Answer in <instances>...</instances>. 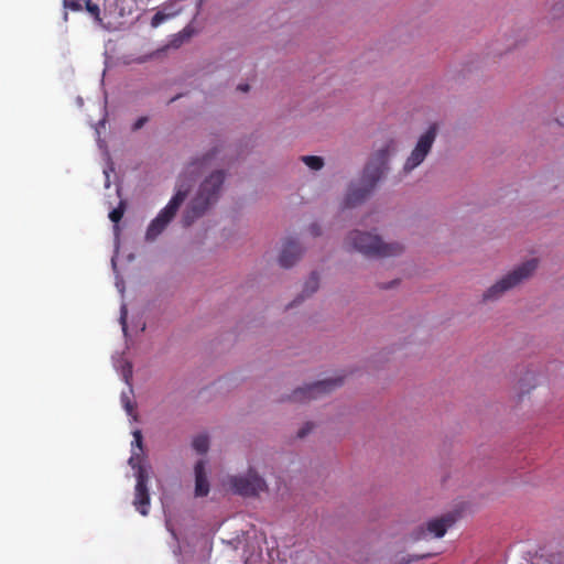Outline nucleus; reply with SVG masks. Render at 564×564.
Listing matches in <instances>:
<instances>
[{"label":"nucleus","instance_id":"1","mask_svg":"<svg viewBox=\"0 0 564 564\" xmlns=\"http://www.w3.org/2000/svg\"><path fill=\"white\" fill-rule=\"evenodd\" d=\"M389 155V147H384L373 154L364 170L360 186H351L349 188L345 198L346 207H355L364 202V199H366V197L373 191L376 184L387 171Z\"/></svg>","mask_w":564,"mask_h":564},{"label":"nucleus","instance_id":"2","mask_svg":"<svg viewBox=\"0 0 564 564\" xmlns=\"http://www.w3.org/2000/svg\"><path fill=\"white\" fill-rule=\"evenodd\" d=\"M225 181L223 171H215L200 184L198 193L191 202L184 216V226H191L198 217H200L210 205L219 198V193Z\"/></svg>","mask_w":564,"mask_h":564},{"label":"nucleus","instance_id":"3","mask_svg":"<svg viewBox=\"0 0 564 564\" xmlns=\"http://www.w3.org/2000/svg\"><path fill=\"white\" fill-rule=\"evenodd\" d=\"M346 245L370 258L397 256L403 250V246L398 242L384 243L379 236L359 230H354L348 235Z\"/></svg>","mask_w":564,"mask_h":564},{"label":"nucleus","instance_id":"4","mask_svg":"<svg viewBox=\"0 0 564 564\" xmlns=\"http://www.w3.org/2000/svg\"><path fill=\"white\" fill-rule=\"evenodd\" d=\"M538 268V260L531 259L528 260L517 268H514L511 272L507 273L499 281H497L494 285H491L482 295V300L487 301H496L501 297L507 291L516 288L522 281L530 278L533 272Z\"/></svg>","mask_w":564,"mask_h":564},{"label":"nucleus","instance_id":"5","mask_svg":"<svg viewBox=\"0 0 564 564\" xmlns=\"http://www.w3.org/2000/svg\"><path fill=\"white\" fill-rule=\"evenodd\" d=\"M191 184H180L176 193L171 198L169 204L158 214V216L150 223L145 232L148 241L155 240L175 217L178 208L187 197Z\"/></svg>","mask_w":564,"mask_h":564},{"label":"nucleus","instance_id":"6","mask_svg":"<svg viewBox=\"0 0 564 564\" xmlns=\"http://www.w3.org/2000/svg\"><path fill=\"white\" fill-rule=\"evenodd\" d=\"M128 464L135 471L137 479L134 487V508L142 514L148 516L150 508V494L148 488L149 473L143 464H140V454L133 453L130 456Z\"/></svg>","mask_w":564,"mask_h":564},{"label":"nucleus","instance_id":"7","mask_svg":"<svg viewBox=\"0 0 564 564\" xmlns=\"http://www.w3.org/2000/svg\"><path fill=\"white\" fill-rule=\"evenodd\" d=\"M437 135V126L435 123L431 124L429 129L419 138L414 149L411 151L408 156L403 171L405 173H410L414 169H416L431 152L432 147L435 142Z\"/></svg>","mask_w":564,"mask_h":564},{"label":"nucleus","instance_id":"8","mask_svg":"<svg viewBox=\"0 0 564 564\" xmlns=\"http://www.w3.org/2000/svg\"><path fill=\"white\" fill-rule=\"evenodd\" d=\"M229 484L234 492L245 497L258 496L268 489L264 479L252 469L247 475L231 477Z\"/></svg>","mask_w":564,"mask_h":564},{"label":"nucleus","instance_id":"9","mask_svg":"<svg viewBox=\"0 0 564 564\" xmlns=\"http://www.w3.org/2000/svg\"><path fill=\"white\" fill-rule=\"evenodd\" d=\"M341 383L343 378L317 381L312 384L297 388L293 391L290 399L295 402H306L313 399H318L322 395L329 393L334 389L340 387Z\"/></svg>","mask_w":564,"mask_h":564},{"label":"nucleus","instance_id":"10","mask_svg":"<svg viewBox=\"0 0 564 564\" xmlns=\"http://www.w3.org/2000/svg\"><path fill=\"white\" fill-rule=\"evenodd\" d=\"M456 520L457 516L453 512L433 519L426 523L425 528H420V530L415 533L414 539H425L429 535L434 538H442L446 531L456 522Z\"/></svg>","mask_w":564,"mask_h":564},{"label":"nucleus","instance_id":"11","mask_svg":"<svg viewBox=\"0 0 564 564\" xmlns=\"http://www.w3.org/2000/svg\"><path fill=\"white\" fill-rule=\"evenodd\" d=\"M302 252L303 250L297 241L286 239L279 257L280 265L285 269L291 268L300 259Z\"/></svg>","mask_w":564,"mask_h":564},{"label":"nucleus","instance_id":"12","mask_svg":"<svg viewBox=\"0 0 564 564\" xmlns=\"http://www.w3.org/2000/svg\"><path fill=\"white\" fill-rule=\"evenodd\" d=\"M209 492V482L206 476L205 462L198 460L195 465V496L205 497Z\"/></svg>","mask_w":564,"mask_h":564},{"label":"nucleus","instance_id":"13","mask_svg":"<svg viewBox=\"0 0 564 564\" xmlns=\"http://www.w3.org/2000/svg\"><path fill=\"white\" fill-rule=\"evenodd\" d=\"M219 152V148L217 145L213 147L209 151H207L202 158H197L193 160L186 167L185 174H195L199 172L202 169L210 165L212 161L215 159L217 153Z\"/></svg>","mask_w":564,"mask_h":564},{"label":"nucleus","instance_id":"14","mask_svg":"<svg viewBox=\"0 0 564 564\" xmlns=\"http://www.w3.org/2000/svg\"><path fill=\"white\" fill-rule=\"evenodd\" d=\"M536 386V375L533 370H527L518 381L519 397L529 393Z\"/></svg>","mask_w":564,"mask_h":564},{"label":"nucleus","instance_id":"15","mask_svg":"<svg viewBox=\"0 0 564 564\" xmlns=\"http://www.w3.org/2000/svg\"><path fill=\"white\" fill-rule=\"evenodd\" d=\"M182 1L183 0H169L164 2L160 9H162L172 20L183 11V7L181 4Z\"/></svg>","mask_w":564,"mask_h":564},{"label":"nucleus","instance_id":"16","mask_svg":"<svg viewBox=\"0 0 564 564\" xmlns=\"http://www.w3.org/2000/svg\"><path fill=\"white\" fill-rule=\"evenodd\" d=\"M318 285H319L318 275H317V273L313 272L304 284L303 294L300 296L301 301L305 296H310L311 294H313L318 289Z\"/></svg>","mask_w":564,"mask_h":564},{"label":"nucleus","instance_id":"17","mask_svg":"<svg viewBox=\"0 0 564 564\" xmlns=\"http://www.w3.org/2000/svg\"><path fill=\"white\" fill-rule=\"evenodd\" d=\"M132 445V454L138 453L140 454V464L143 462V436L140 430H135L133 432V442Z\"/></svg>","mask_w":564,"mask_h":564},{"label":"nucleus","instance_id":"18","mask_svg":"<svg viewBox=\"0 0 564 564\" xmlns=\"http://www.w3.org/2000/svg\"><path fill=\"white\" fill-rule=\"evenodd\" d=\"M193 448L198 453V454H205L207 453L208 448H209V440H208V436L207 435H197L194 440H193Z\"/></svg>","mask_w":564,"mask_h":564},{"label":"nucleus","instance_id":"19","mask_svg":"<svg viewBox=\"0 0 564 564\" xmlns=\"http://www.w3.org/2000/svg\"><path fill=\"white\" fill-rule=\"evenodd\" d=\"M302 161L314 171H318L324 166V161L321 156L316 155H305L302 156Z\"/></svg>","mask_w":564,"mask_h":564},{"label":"nucleus","instance_id":"20","mask_svg":"<svg viewBox=\"0 0 564 564\" xmlns=\"http://www.w3.org/2000/svg\"><path fill=\"white\" fill-rule=\"evenodd\" d=\"M124 210H126V204H124V202L121 200L119 203V205L109 213V218L112 223L116 224V229H118L117 224L123 217Z\"/></svg>","mask_w":564,"mask_h":564},{"label":"nucleus","instance_id":"21","mask_svg":"<svg viewBox=\"0 0 564 564\" xmlns=\"http://www.w3.org/2000/svg\"><path fill=\"white\" fill-rule=\"evenodd\" d=\"M170 20L171 18L167 17V14L159 8L155 14L152 17L150 25L155 29Z\"/></svg>","mask_w":564,"mask_h":564},{"label":"nucleus","instance_id":"22","mask_svg":"<svg viewBox=\"0 0 564 564\" xmlns=\"http://www.w3.org/2000/svg\"><path fill=\"white\" fill-rule=\"evenodd\" d=\"M564 13V3L563 2H556L552 6L549 12V18L554 20L558 19Z\"/></svg>","mask_w":564,"mask_h":564},{"label":"nucleus","instance_id":"23","mask_svg":"<svg viewBox=\"0 0 564 564\" xmlns=\"http://www.w3.org/2000/svg\"><path fill=\"white\" fill-rule=\"evenodd\" d=\"M86 10L90 13L97 21H100V8L97 3L91 2L90 0L86 1Z\"/></svg>","mask_w":564,"mask_h":564},{"label":"nucleus","instance_id":"24","mask_svg":"<svg viewBox=\"0 0 564 564\" xmlns=\"http://www.w3.org/2000/svg\"><path fill=\"white\" fill-rule=\"evenodd\" d=\"M121 402L129 415H132L134 412V404L131 401L130 397L127 393L121 394Z\"/></svg>","mask_w":564,"mask_h":564},{"label":"nucleus","instance_id":"25","mask_svg":"<svg viewBox=\"0 0 564 564\" xmlns=\"http://www.w3.org/2000/svg\"><path fill=\"white\" fill-rule=\"evenodd\" d=\"M84 0H63V4L66 9L72 11H80L83 9Z\"/></svg>","mask_w":564,"mask_h":564},{"label":"nucleus","instance_id":"26","mask_svg":"<svg viewBox=\"0 0 564 564\" xmlns=\"http://www.w3.org/2000/svg\"><path fill=\"white\" fill-rule=\"evenodd\" d=\"M313 429V424L307 422L299 432H297V437L300 438H303L305 437L310 432L311 430Z\"/></svg>","mask_w":564,"mask_h":564},{"label":"nucleus","instance_id":"27","mask_svg":"<svg viewBox=\"0 0 564 564\" xmlns=\"http://www.w3.org/2000/svg\"><path fill=\"white\" fill-rule=\"evenodd\" d=\"M148 121V117H140L132 126V130L137 131L141 129Z\"/></svg>","mask_w":564,"mask_h":564},{"label":"nucleus","instance_id":"28","mask_svg":"<svg viewBox=\"0 0 564 564\" xmlns=\"http://www.w3.org/2000/svg\"><path fill=\"white\" fill-rule=\"evenodd\" d=\"M194 31L192 30V28L189 25H186L182 31H180L176 35H184V36H187V35H193Z\"/></svg>","mask_w":564,"mask_h":564},{"label":"nucleus","instance_id":"29","mask_svg":"<svg viewBox=\"0 0 564 564\" xmlns=\"http://www.w3.org/2000/svg\"><path fill=\"white\" fill-rule=\"evenodd\" d=\"M310 231H311V234H312L313 236H319V235H321V228H319V226H318V225H316V224L311 225V227H310Z\"/></svg>","mask_w":564,"mask_h":564},{"label":"nucleus","instance_id":"30","mask_svg":"<svg viewBox=\"0 0 564 564\" xmlns=\"http://www.w3.org/2000/svg\"><path fill=\"white\" fill-rule=\"evenodd\" d=\"M184 39H185V37H175V39L172 41L171 46H173L174 48L180 47V46L182 45V43H183V40H184Z\"/></svg>","mask_w":564,"mask_h":564},{"label":"nucleus","instance_id":"31","mask_svg":"<svg viewBox=\"0 0 564 564\" xmlns=\"http://www.w3.org/2000/svg\"><path fill=\"white\" fill-rule=\"evenodd\" d=\"M161 51L162 50H159L155 53H152L151 55H149V57H152L153 55H159ZM147 58H148V56H142V57L135 58L134 61L138 62V63H143V62L147 61Z\"/></svg>","mask_w":564,"mask_h":564},{"label":"nucleus","instance_id":"32","mask_svg":"<svg viewBox=\"0 0 564 564\" xmlns=\"http://www.w3.org/2000/svg\"><path fill=\"white\" fill-rule=\"evenodd\" d=\"M238 90L247 93L249 90V85L248 84H241V85L238 86Z\"/></svg>","mask_w":564,"mask_h":564},{"label":"nucleus","instance_id":"33","mask_svg":"<svg viewBox=\"0 0 564 564\" xmlns=\"http://www.w3.org/2000/svg\"><path fill=\"white\" fill-rule=\"evenodd\" d=\"M126 310L123 308V312H122V315H121V323H122V326H123V329L126 328Z\"/></svg>","mask_w":564,"mask_h":564}]
</instances>
